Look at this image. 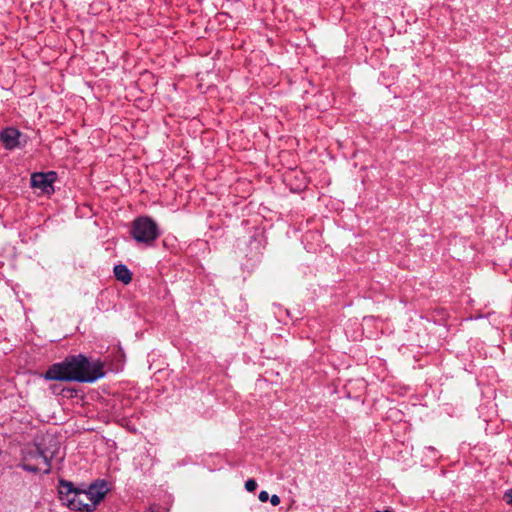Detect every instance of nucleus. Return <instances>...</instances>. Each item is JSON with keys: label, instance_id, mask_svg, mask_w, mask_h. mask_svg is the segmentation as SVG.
I'll list each match as a JSON object with an SVG mask.
<instances>
[{"label": "nucleus", "instance_id": "obj_1", "mask_svg": "<svg viewBox=\"0 0 512 512\" xmlns=\"http://www.w3.org/2000/svg\"><path fill=\"white\" fill-rule=\"evenodd\" d=\"M104 376L102 366L79 354L53 364L44 374L47 380L92 383Z\"/></svg>", "mask_w": 512, "mask_h": 512}, {"label": "nucleus", "instance_id": "obj_2", "mask_svg": "<svg viewBox=\"0 0 512 512\" xmlns=\"http://www.w3.org/2000/svg\"><path fill=\"white\" fill-rule=\"evenodd\" d=\"M57 452V441L50 435L44 436L27 449L21 467L28 472L47 474L51 470V461Z\"/></svg>", "mask_w": 512, "mask_h": 512}, {"label": "nucleus", "instance_id": "obj_3", "mask_svg": "<svg viewBox=\"0 0 512 512\" xmlns=\"http://www.w3.org/2000/svg\"><path fill=\"white\" fill-rule=\"evenodd\" d=\"M60 499L72 510L75 511H93V503H89L87 494L83 489L75 488L72 482L60 481L59 485Z\"/></svg>", "mask_w": 512, "mask_h": 512}, {"label": "nucleus", "instance_id": "obj_4", "mask_svg": "<svg viewBox=\"0 0 512 512\" xmlns=\"http://www.w3.org/2000/svg\"><path fill=\"white\" fill-rule=\"evenodd\" d=\"M131 235L138 243L151 245L160 235L157 223L148 216L137 217L131 227Z\"/></svg>", "mask_w": 512, "mask_h": 512}, {"label": "nucleus", "instance_id": "obj_5", "mask_svg": "<svg viewBox=\"0 0 512 512\" xmlns=\"http://www.w3.org/2000/svg\"><path fill=\"white\" fill-rule=\"evenodd\" d=\"M56 180L55 172L48 173H34L31 176V185L34 188H38L43 192H53V183Z\"/></svg>", "mask_w": 512, "mask_h": 512}, {"label": "nucleus", "instance_id": "obj_6", "mask_svg": "<svg viewBox=\"0 0 512 512\" xmlns=\"http://www.w3.org/2000/svg\"><path fill=\"white\" fill-rule=\"evenodd\" d=\"M21 137L22 133L14 127H7L0 132V141L7 150L20 147Z\"/></svg>", "mask_w": 512, "mask_h": 512}, {"label": "nucleus", "instance_id": "obj_7", "mask_svg": "<svg viewBox=\"0 0 512 512\" xmlns=\"http://www.w3.org/2000/svg\"><path fill=\"white\" fill-rule=\"evenodd\" d=\"M108 491V488L104 481L95 482L88 486L87 489H83V492L87 494L89 503H93V511L96 506L101 502Z\"/></svg>", "mask_w": 512, "mask_h": 512}, {"label": "nucleus", "instance_id": "obj_8", "mask_svg": "<svg viewBox=\"0 0 512 512\" xmlns=\"http://www.w3.org/2000/svg\"><path fill=\"white\" fill-rule=\"evenodd\" d=\"M114 275L123 284H129L132 280V273L124 264L115 265Z\"/></svg>", "mask_w": 512, "mask_h": 512}, {"label": "nucleus", "instance_id": "obj_9", "mask_svg": "<svg viewBox=\"0 0 512 512\" xmlns=\"http://www.w3.org/2000/svg\"><path fill=\"white\" fill-rule=\"evenodd\" d=\"M257 488V483L254 479H248L246 482H245V489L248 491V492H253L255 491Z\"/></svg>", "mask_w": 512, "mask_h": 512}, {"label": "nucleus", "instance_id": "obj_10", "mask_svg": "<svg viewBox=\"0 0 512 512\" xmlns=\"http://www.w3.org/2000/svg\"><path fill=\"white\" fill-rule=\"evenodd\" d=\"M504 500L507 504L512 506V489H509L505 492Z\"/></svg>", "mask_w": 512, "mask_h": 512}, {"label": "nucleus", "instance_id": "obj_11", "mask_svg": "<svg viewBox=\"0 0 512 512\" xmlns=\"http://www.w3.org/2000/svg\"><path fill=\"white\" fill-rule=\"evenodd\" d=\"M258 498L261 502H266L269 499V494L267 491H261Z\"/></svg>", "mask_w": 512, "mask_h": 512}, {"label": "nucleus", "instance_id": "obj_12", "mask_svg": "<svg viewBox=\"0 0 512 512\" xmlns=\"http://www.w3.org/2000/svg\"><path fill=\"white\" fill-rule=\"evenodd\" d=\"M270 502L273 506H277L280 504V498L277 495H272L270 498Z\"/></svg>", "mask_w": 512, "mask_h": 512}]
</instances>
